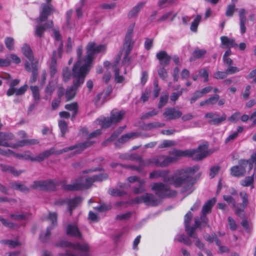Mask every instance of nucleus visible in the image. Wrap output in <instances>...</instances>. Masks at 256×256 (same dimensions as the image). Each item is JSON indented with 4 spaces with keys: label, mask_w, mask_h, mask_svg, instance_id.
Masks as SVG:
<instances>
[{
    "label": "nucleus",
    "mask_w": 256,
    "mask_h": 256,
    "mask_svg": "<svg viewBox=\"0 0 256 256\" xmlns=\"http://www.w3.org/2000/svg\"><path fill=\"white\" fill-rule=\"evenodd\" d=\"M207 149L208 146L206 144L200 145L196 149L184 150L174 149L169 152L170 154L172 156L160 155L144 161L142 160L140 156L126 154H120V158L122 160H138L140 164V166L138 167L140 168L142 170L144 166H149L150 164H154L158 167H166L176 162L181 157H192L194 160H201L208 155Z\"/></svg>",
    "instance_id": "nucleus-1"
},
{
    "label": "nucleus",
    "mask_w": 256,
    "mask_h": 256,
    "mask_svg": "<svg viewBox=\"0 0 256 256\" xmlns=\"http://www.w3.org/2000/svg\"><path fill=\"white\" fill-rule=\"evenodd\" d=\"M106 174L96 175L92 177L80 176L74 180L72 184H67L66 180H36L31 185L30 188L40 190H54L56 186L60 185L66 190L74 191L82 190L90 188L93 182L102 181L107 178Z\"/></svg>",
    "instance_id": "nucleus-2"
},
{
    "label": "nucleus",
    "mask_w": 256,
    "mask_h": 256,
    "mask_svg": "<svg viewBox=\"0 0 256 256\" xmlns=\"http://www.w3.org/2000/svg\"><path fill=\"white\" fill-rule=\"evenodd\" d=\"M106 48L104 44L96 45L94 42H90L86 47V56L83 58L82 47H78L76 49L77 61L72 68L73 74L74 76L79 74L86 76L90 70L94 54L104 52Z\"/></svg>",
    "instance_id": "nucleus-3"
},
{
    "label": "nucleus",
    "mask_w": 256,
    "mask_h": 256,
    "mask_svg": "<svg viewBox=\"0 0 256 256\" xmlns=\"http://www.w3.org/2000/svg\"><path fill=\"white\" fill-rule=\"evenodd\" d=\"M198 169V166H194L186 169L177 170L171 178L172 184L176 188L181 187L182 193L187 194H191L194 190L193 174Z\"/></svg>",
    "instance_id": "nucleus-4"
},
{
    "label": "nucleus",
    "mask_w": 256,
    "mask_h": 256,
    "mask_svg": "<svg viewBox=\"0 0 256 256\" xmlns=\"http://www.w3.org/2000/svg\"><path fill=\"white\" fill-rule=\"evenodd\" d=\"M94 143V142L88 140L86 141L76 144L74 146H70L68 148H64L59 150H56L54 148H52L50 150H46L40 153L38 156L34 157V161L40 162L43 161L46 158H47L52 154L59 155L64 152H68L69 150L72 151V155L80 154L86 148L91 146Z\"/></svg>",
    "instance_id": "nucleus-5"
},
{
    "label": "nucleus",
    "mask_w": 256,
    "mask_h": 256,
    "mask_svg": "<svg viewBox=\"0 0 256 256\" xmlns=\"http://www.w3.org/2000/svg\"><path fill=\"white\" fill-rule=\"evenodd\" d=\"M56 245L69 248L66 252V256H90V247L87 243L74 244L66 240H60Z\"/></svg>",
    "instance_id": "nucleus-6"
},
{
    "label": "nucleus",
    "mask_w": 256,
    "mask_h": 256,
    "mask_svg": "<svg viewBox=\"0 0 256 256\" xmlns=\"http://www.w3.org/2000/svg\"><path fill=\"white\" fill-rule=\"evenodd\" d=\"M151 188L160 198L173 196H176V190H171L168 184L160 182L152 184Z\"/></svg>",
    "instance_id": "nucleus-7"
},
{
    "label": "nucleus",
    "mask_w": 256,
    "mask_h": 256,
    "mask_svg": "<svg viewBox=\"0 0 256 256\" xmlns=\"http://www.w3.org/2000/svg\"><path fill=\"white\" fill-rule=\"evenodd\" d=\"M134 24H131L128 28L125 37V42L124 45V49L125 50L124 57L122 64L124 65H128L130 60L128 56L133 47L134 42L132 40V32Z\"/></svg>",
    "instance_id": "nucleus-8"
},
{
    "label": "nucleus",
    "mask_w": 256,
    "mask_h": 256,
    "mask_svg": "<svg viewBox=\"0 0 256 256\" xmlns=\"http://www.w3.org/2000/svg\"><path fill=\"white\" fill-rule=\"evenodd\" d=\"M192 217V214L190 211H188L185 215L184 220L185 230L188 234L189 237L196 238V234L195 233L196 229L199 228L200 226V223L198 218H195L194 224L192 226H190Z\"/></svg>",
    "instance_id": "nucleus-9"
},
{
    "label": "nucleus",
    "mask_w": 256,
    "mask_h": 256,
    "mask_svg": "<svg viewBox=\"0 0 256 256\" xmlns=\"http://www.w3.org/2000/svg\"><path fill=\"white\" fill-rule=\"evenodd\" d=\"M48 220L51 224L47 227L46 230L42 232L40 235V239L43 242H46L50 238L51 230L57 226V214L56 212H50Z\"/></svg>",
    "instance_id": "nucleus-10"
},
{
    "label": "nucleus",
    "mask_w": 256,
    "mask_h": 256,
    "mask_svg": "<svg viewBox=\"0 0 256 256\" xmlns=\"http://www.w3.org/2000/svg\"><path fill=\"white\" fill-rule=\"evenodd\" d=\"M72 77L75 78L73 82V86L68 88L66 92L67 100H70L74 97L76 90L84 83L86 76L80 74L74 76L72 74Z\"/></svg>",
    "instance_id": "nucleus-11"
},
{
    "label": "nucleus",
    "mask_w": 256,
    "mask_h": 256,
    "mask_svg": "<svg viewBox=\"0 0 256 256\" xmlns=\"http://www.w3.org/2000/svg\"><path fill=\"white\" fill-rule=\"evenodd\" d=\"M14 138V136L11 133L5 134L0 132V146L18 148V146H22L21 144H18V142H12L11 140Z\"/></svg>",
    "instance_id": "nucleus-12"
},
{
    "label": "nucleus",
    "mask_w": 256,
    "mask_h": 256,
    "mask_svg": "<svg viewBox=\"0 0 256 256\" xmlns=\"http://www.w3.org/2000/svg\"><path fill=\"white\" fill-rule=\"evenodd\" d=\"M134 203L144 202L147 206H156L158 204L157 200L154 196L152 194L146 193L144 195L138 196L132 200Z\"/></svg>",
    "instance_id": "nucleus-13"
},
{
    "label": "nucleus",
    "mask_w": 256,
    "mask_h": 256,
    "mask_svg": "<svg viewBox=\"0 0 256 256\" xmlns=\"http://www.w3.org/2000/svg\"><path fill=\"white\" fill-rule=\"evenodd\" d=\"M0 154L4 156H9L12 154L18 159L34 161V157L31 156L30 152H26L24 154H16L9 149L3 150L0 148Z\"/></svg>",
    "instance_id": "nucleus-14"
},
{
    "label": "nucleus",
    "mask_w": 256,
    "mask_h": 256,
    "mask_svg": "<svg viewBox=\"0 0 256 256\" xmlns=\"http://www.w3.org/2000/svg\"><path fill=\"white\" fill-rule=\"evenodd\" d=\"M246 163L245 160H240L238 166H233L230 168V174L234 177L243 176L246 174Z\"/></svg>",
    "instance_id": "nucleus-15"
},
{
    "label": "nucleus",
    "mask_w": 256,
    "mask_h": 256,
    "mask_svg": "<svg viewBox=\"0 0 256 256\" xmlns=\"http://www.w3.org/2000/svg\"><path fill=\"white\" fill-rule=\"evenodd\" d=\"M51 0H46L47 4H42V10L40 12L39 20L46 21L48 16L54 11V7L50 4Z\"/></svg>",
    "instance_id": "nucleus-16"
},
{
    "label": "nucleus",
    "mask_w": 256,
    "mask_h": 256,
    "mask_svg": "<svg viewBox=\"0 0 256 256\" xmlns=\"http://www.w3.org/2000/svg\"><path fill=\"white\" fill-rule=\"evenodd\" d=\"M204 118L210 119L208 123L216 125L226 120V116L225 114H223L220 116H219L217 112H210L206 114Z\"/></svg>",
    "instance_id": "nucleus-17"
},
{
    "label": "nucleus",
    "mask_w": 256,
    "mask_h": 256,
    "mask_svg": "<svg viewBox=\"0 0 256 256\" xmlns=\"http://www.w3.org/2000/svg\"><path fill=\"white\" fill-rule=\"evenodd\" d=\"M182 113L181 111L172 108H166L163 113L164 116L169 120L179 118L182 116Z\"/></svg>",
    "instance_id": "nucleus-18"
},
{
    "label": "nucleus",
    "mask_w": 256,
    "mask_h": 256,
    "mask_svg": "<svg viewBox=\"0 0 256 256\" xmlns=\"http://www.w3.org/2000/svg\"><path fill=\"white\" fill-rule=\"evenodd\" d=\"M168 171L166 170H157L151 172L150 174V179L158 178H163L164 182H168L170 181L171 184H172L170 176L168 178Z\"/></svg>",
    "instance_id": "nucleus-19"
},
{
    "label": "nucleus",
    "mask_w": 256,
    "mask_h": 256,
    "mask_svg": "<svg viewBox=\"0 0 256 256\" xmlns=\"http://www.w3.org/2000/svg\"><path fill=\"white\" fill-rule=\"evenodd\" d=\"M25 68L26 71L32 72V77L30 80V83H34L36 82L38 78V64L37 62H32L31 66L28 62H26L24 64Z\"/></svg>",
    "instance_id": "nucleus-20"
},
{
    "label": "nucleus",
    "mask_w": 256,
    "mask_h": 256,
    "mask_svg": "<svg viewBox=\"0 0 256 256\" xmlns=\"http://www.w3.org/2000/svg\"><path fill=\"white\" fill-rule=\"evenodd\" d=\"M36 22L38 23V24L36 26L35 34L39 37H42V34L46 29L50 28L53 26V22L52 20L48 22L44 25L42 24V22L43 21L39 20V18L36 20Z\"/></svg>",
    "instance_id": "nucleus-21"
},
{
    "label": "nucleus",
    "mask_w": 256,
    "mask_h": 256,
    "mask_svg": "<svg viewBox=\"0 0 256 256\" xmlns=\"http://www.w3.org/2000/svg\"><path fill=\"white\" fill-rule=\"evenodd\" d=\"M156 57L158 60L160 65L163 66L168 65L171 59V57L166 52L162 50L158 52Z\"/></svg>",
    "instance_id": "nucleus-22"
},
{
    "label": "nucleus",
    "mask_w": 256,
    "mask_h": 256,
    "mask_svg": "<svg viewBox=\"0 0 256 256\" xmlns=\"http://www.w3.org/2000/svg\"><path fill=\"white\" fill-rule=\"evenodd\" d=\"M0 169L3 172L12 174L15 176H18L24 172L23 170H17L14 166L4 164H0Z\"/></svg>",
    "instance_id": "nucleus-23"
},
{
    "label": "nucleus",
    "mask_w": 256,
    "mask_h": 256,
    "mask_svg": "<svg viewBox=\"0 0 256 256\" xmlns=\"http://www.w3.org/2000/svg\"><path fill=\"white\" fill-rule=\"evenodd\" d=\"M220 40L222 48H230L238 46V44L235 42V40L234 38H229L226 36H222L220 37Z\"/></svg>",
    "instance_id": "nucleus-24"
},
{
    "label": "nucleus",
    "mask_w": 256,
    "mask_h": 256,
    "mask_svg": "<svg viewBox=\"0 0 256 256\" xmlns=\"http://www.w3.org/2000/svg\"><path fill=\"white\" fill-rule=\"evenodd\" d=\"M240 196L242 200V204H241L242 208H236L235 210L236 214L240 216V213L242 212L244 209L247 206L248 201V194L244 192H242L240 193Z\"/></svg>",
    "instance_id": "nucleus-25"
},
{
    "label": "nucleus",
    "mask_w": 256,
    "mask_h": 256,
    "mask_svg": "<svg viewBox=\"0 0 256 256\" xmlns=\"http://www.w3.org/2000/svg\"><path fill=\"white\" fill-rule=\"evenodd\" d=\"M67 234L75 238L81 239L82 235L80 232L78 226L76 224H68L66 228Z\"/></svg>",
    "instance_id": "nucleus-26"
},
{
    "label": "nucleus",
    "mask_w": 256,
    "mask_h": 256,
    "mask_svg": "<svg viewBox=\"0 0 256 256\" xmlns=\"http://www.w3.org/2000/svg\"><path fill=\"white\" fill-rule=\"evenodd\" d=\"M138 136V134L136 132H130L126 134L122 135L120 138L117 142H116L115 145L116 146H119L120 144H123L130 139H133L136 138Z\"/></svg>",
    "instance_id": "nucleus-27"
},
{
    "label": "nucleus",
    "mask_w": 256,
    "mask_h": 256,
    "mask_svg": "<svg viewBox=\"0 0 256 256\" xmlns=\"http://www.w3.org/2000/svg\"><path fill=\"white\" fill-rule=\"evenodd\" d=\"M82 199L80 196L76 197L72 199L66 200V202L68 204V209L70 214H72V210L74 209L78 204L82 202Z\"/></svg>",
    "instance_id": "nucleus-28"
},
{
    "label": "nucleus",
    "mask_w": 256,
    "mask_h": 256,
    "mask_svg": "<svg viewBox=\"0 0 256 256\" xmlns=\"http://www.w3.org/2000/svg\"><path fill=\"white\" fill-rule=\"evenodd\" d=\"M9 186L10 188L12 189L20 190L22 192L27 193L30 191V189L28 188L24 184L18 182H10L9 184Z\"/></svg>",
    "instance_id": "nucleus-29"
},
{
    "label": "nucleus",
    "mask_w": 256,
    "mask_h": 256,
    "mask_svg": "<svg viewBox=\"0 0 256 256\" xmlns=\"http://www.w3.org/2000/svg\"><path fill=\"white\" fill-rule=\"evenodd\" d=\"M216 202V200L214 198L208 200L202 206V214L206 215V214L210 213L212 211V208Z\"/></svg>",
    "instance_id": "nucleus-30"
},
{
    "label": "nucleus",
    "mask_w": 256,
    "mask_h": 256,
    "mask_svg": "<svg viewBox=\"0 0 256 256\" xmlns=\"http://www.w3.org/2000/svg\"><path fill=\"white\" fill-rule=\"evenodd\" d=\"M145 4V2H138L128 12V17L132 18L136 16L141 9L144 6Z\"/></svg>",
    "instance_id": "nucleus-31"
},
{
    "label": "nucleus",
    "mask_w": 256,
    "mask_h": 256,
    "mask_svg": "<svg viewBox=\"0 0 256 256\" xmlns=\"http://www.w3.org/2000/svg\"><path fill=\"white\" fill-rule=\"evenodd\" d=\"M124 114L125 112L124 110L117 111L116 110H112L110 116L112 118L114 124L120 122L123 118Z\"/></svg>",
    "instance_id": "nucleus-32"
},
{
    "label": "nucleus",
    "mask_w": 256,
    "mask_h": 256,
    "mask_svg": "<svg viewBox=\"0 0 256 256\" xmlns=\"http://www.w3.org/2000/svg\"><path fill=\"white\" fill-rule=\"evenodd\" d=\"M118 62H116L112 66V69L114 72L115 80L118 83H120L124 81V78L122 76H120L119 74V69L118 68Z\"/></svg>",
    "instance_id": "nucleus-33"
},
{
    "label": "nucleus",
    "mask_w": 256,
    "mask_h": 256,
    "mask_svg": "<svg viewBox=\"0 0 256 256\" xmlns=\"http://www.w3.org/2000/svg\"><path fill=\"white\" fill-rule=\"evenodd\" d=\"M22 52L23 54L29 60L32 62H34V56L32 51L29 46L25 44L22 48Z\"/></svg>",
    "instance_id": "nucleus-34"
},
{
    "label": "nucleus",
    "mask_w": 256,
    "mask_h": 256,
    "mask_svg": "<svg viewBox=\"0 0 256 256\" xmlns=\"http://www.w3.org/2000/svg\"><path fill=\"white\" fill-rule=\"evenodd\" d=\"M30 89L32 90L34 102L37 104L40 100V89L37 86H30Z\"/></svg>",
    "instance_id": "nucleus-35"
},
{
    "label": "nucleus",
    "mask_w": 256,
    "mask_h": 256,
    "mask_svg": "<svg viewBox=\"0 0 256 256\" xmlns=\"http://www.w3.org/2000/svg\"><path fill=\"white\" fill-rule=\"evenodd\" d=\"M29 214L28 212H22L20 214H11L10 217L11 219L19 220H26L29 217Z\"/></svg>",
    "instance_id": "nucleus-36"
},
{
    "label": "nucleus",
    "mask_w": 256,
    "mask_h": 256,
    "mask_svg": "<svg viewBox=\"0 0 256 256\" xmlns=\"http://www.w3.org/2000/svg\"><path fill=\"white\" fill-rule=\"evenodd\" d=\"M206 54V50H195L192 54V56L190 60V62L196 59L200 58L203 57Z\"/></svg>",
    "instance_id": "nucleus-37"
},
{
    "label": "nucleus",
    "mask_w": 256,
    "mask_h": 256,
    "mask_svg": "<svg viewBox=\"0 0 256 256\" xmlns=\"http://www.w3.org/2000/svg\"><path fill=\"white\" fill-rule=\"evenodd\" d=\"M165 126V124L164 123H161L160 122H150L145 124L144 126V128L145 130H150L152 128H159L164 127Z\"/></svg>",
    "instance_id": "nucleus-38"
},
{
    "label": "nucleus",
    "mask_w": 256,
    "mask_h": 256,
    "mask_svg": "<svg viewBox=\"0 0 256 256\" xmlns=\"http://www.w3.org/2000/svg\"><path fill=\"white\" fill-rule=\"evenodd\" d=\"M64 108L66 110L72 112V117L76 116L78 110V104L76 102L67 104L65 106Z\"/></svg>",
    "instance_id": "nucleus-39"
},
{
    "label": "nucleus",
    "mask_w": 256,
    "mask_h": 256,
    "mask_svg": "<svg viewBox=\"0 0 256 256\" xmlns=\"http://www.w3.org/2000/svg\"><path fill=\"white\" fill-rule=\"evenodd\" d=\"M56 86L55 84L50 82L45 89V92L46 94V99H48L50 98L52 94L55 90Z\"/></svg>",
    "instance_id": "nucleus-40"
},
{
    "label": "nucleus",
    "mask_w": 256,
    "mask_h": 256,
    "mask_svg": "<svg viewBox=\"0 0 256 256\" xmlns=\"http://www.w3.org/2000/svg\"><path fill=\"white\" fill-rule=\"evenodd\" d=\"M176 15V14H174L172 12H170L163 14L158 20V22H162L170 18V21L172 22L174 19Z\"/></svg>",
    "instance_id": "nucleus-41"
},
{
    "label": "nucleus",
    "mask_w": 256,
    "mask_h": 256,
    "mask_svg": "<svg viewBox=\"0 0 256 256\" xmlns=\"http://www.w3.org/2000/svg\"><path fill=\"white\" fill-rule=\"evenodd\" d=\"M176 240L179 242H182L188 246H191L192 244V242L190 238L184 234H180L177 236Z\"/></svg>",
    "instance_id": "nucleus-42"
},
{
    "label": "nucleus",
    "mask_w": 256,
    "mask_h": 256,
    "mask_svg": "<svg viewBox=\"0 0 256 256\" xmlns=\"http://www.w3.org/2000/svg\"><path fill=\"white\" fill-rule=\"evenodd\" d=\"M202 16L198 15L191 24L190 30L192 32H196L197 31L198 26L200 22Z\"/></svg>",
    "instance_id": "nucleus-43"
},
{
    "label": "nucleus",
    "mask_w": 256,
    "mask_h": 256,
    "mask_svg": "<svg viewBox=\"0 0 256 256\" xmlns=\"http://www.w3.org/2000/svg\"><path fill=\"white\" fill-rule=\"evenodd\" d=\"M254 181V178L253 176H247L242 181L241 184L244 186H252V188H253Z\"/></svg>",
    "instance_id": "nucleus-44"
},
{
    "label": "nucleus",
    "mask_w": 256,
    "mask_h": 256,
    "mask_svg": "<svg viewBox=\"0 0 256 256\" xmlns=\"http://www.w3.org/2000/svg\"><path fill=\"white\" fill-rule=\"evenodd\" d=\"M39 143V142L38 140L36 139H32V140H22L20 141H19L18 142V144H22V146H18V148L22 147L25 145L26 144H30V145H34L37 144Z\"/></svg>",
    "instance_id": "nucleus-45"
},
{
    "label": "nucleus",
    "mask_w": 256,
    "mask_h": 256,
    "mask_svg": "<svg viewBox=\"0 0 256 256\" xmlns=\"http://www.w3.org/2000/svg\"><path fill=\"white\" fill-rule=\"evenodd\" d=\"M108 193L114 196H120L126 194V192L124 190H120L118 188H110Z\"/></svg>",
    "instance_id": "nucleus-46"
},
{
    "label": "nucleus",
    "mask_w": 256,
    "mask_h": 256,
    "mask_svg": "<svg viewBox=\"0 0 256 256\" xmlns=\"http://www.w3.org/2000/svg\"><path fill=\"white\" fill-rule=\"evenodd\" d=\"M110 166L112 168H115L116 166H120L124 168H131V169L134 170L138 172H140L141 171L140 168H138L136 166H132V165H125V164H119L118 163H116V162H112L110 164Z\"/></svg>",
    "instance_id": "nucleus-47"
},
{
    "label": "nucleus",
    "mask_w": 256,
    "mask_h": 256,
    "mask_svg": "<svg viewBox=\"0 0 256 256\" xmlns=\"http://www.w3.org/2000/svg\"><path fill=\"white\" fill-rule=\"evenodd\" d=\"M4 44L6 48L10 50L14 49V39L11 37H6L4 40Z\"/></svg>",
    "instance_id": "nucleus-48"
},
{
    "label": "nucleus",
    "mask_w": 256,
    "mask_h": 256,
    "mask_svg": "<svg viewBox=\"0 0 256 256\" xmlns=\"http://www.w3.org/2000/svg\"><path fill=\"white\" fill-rule=\"evenodd\" d=\"M247 162L246 166L248 164L250 170H251L254 164H256V152L252 153L250 156V158L248 160H245Z\"/></svg>",
    "instance_id": "nucleus-49"
},
{
    "label": "nucleus",
    "mask_w": 256,
    "mask_h": 256,
    "mask_svg": "<svg viewBox=\"0 0 256 256\" xmlns=\"http://www.w3.org/2000/svg\"><path fill=\"white\" fill-rule=\"evenodd\" d=\"M58 126L61 131L62 136H64L68 130V124L64 120H60L58 122Z\"/></svg>",
    "instance_id": "nucleus-50"
},
{
    "label": "nucleus",
    "mask_w": 256,
    "mask_h": 256,
    "mask_svg": "<svg viewBox=\"0 0 256 256\" xmlns=\"http://www.w3.org/2000/svg\"><path fill=\"white\" fill-rule=\"evenodd\" d=\"M198 74L200 76L204 78V82H208V68H204L198 71Z\"/></svg>",
    "instance_id": "nucleus-51"
},
{
    "label": "nucleus",
    "mask_w": 256,
    "mask_h": 256,
    "mask_svg": "<svg viewBox=\"0 0 256 256\" xmlns=\"http://www.w3.org/2000/svg\"><path fill=\"white\" fill-rule=\"evenodd\" d=\"M206 240L210 243H212L214 242L216 245H220V240L217 238L215 234L210 235H207L205 237Z\"/></svg>",
    "instance_id": "nucleus-52"
},
{
    "label": "nucleus",
    "mask_w": 256,
    "mask_h": 256,
    "mask_svg": "<svg viewBox=\"0 0 256 256\" xmlns=\"http://www.w3.org/2000/svg\"><path fill=\"white\" fill-rule=\"evenodd\" d=\"M168 99V94H166L160 97V102L158 104V108H162L164 106H165Z\"/></svg>",
    "instance_id": "nucleus-53"
},
{
    "label": "nucleus",
    "mask_w": 256,
    "mask_h": 256,
    "mask_svg": "<svg viewBox=\"0 0 256 256\" xmlns=\"http://www.w3.org/2000/svg\"><path fill=\"white\" fill-rule=\"evenodd\" d=\"M176 145L174 142L170 140H164L158 146L159 148H165L168 147H170Z\"/></svg>",
    "instance_id": "nucleus-54"
},
{
    "label": "nucleus",
    "mask_w": 256,
    "mask_h": 256,
    "mask_svg": "<svg viewBox=\"0 0 256 256\" xmlns=\"http://www.w3.org/2000/svg\"><path fill=\"white\" fill-rule=\"evenodd\" d=\"M102 128H108L112 124H114L112 118L110 116V118H104L101 120Z\"/></svg>",
    "instance_id": "nucleus-55"
},
{
    "label": "nucleus",
    "mask_w": 256,
    "mask_h": 256,
    "mask_svg": "<svg viewBox=\"0 0 256 256\" xmlns=\"http://www.w3.org/2000/svg\"><path fill=\"white\" fill-rule=\"evenodd\" d=\"M132 216L130 212H128L125 214H118L116 217V220H128Z\"/></svg>",
    "instance_id": "nucleus-56"
},
{
    "label": "nucleus",
    "mask_w": 256,
    "mask_h": 256,
    "mask_svg": "<svg viewBox=\"0 0 256 256\" xmlns=\"http://www.w3.org/2000/svg\"><path fill=\"white\" fill-rule=\"evenodd\" d=\"M158 111L156 110V109H154L152 111L147 112L144 114L141 117L142 119H146L150 117H152L153 116H156L158 114Z\"/></svg>",
    "instance_id": "nucleus-57"
},
{
    "label": "nucleus",
    "mask_w": 256,
    "mask_h": 256,
    "mask_svg": "<svg viewBox=\"0 0 256 256\" xmlns=\"http://www.w3.org/2000/svg\"><path fill=\"white\" fill-rule=\"evenodd\" d=\"M62 74L64 80L65 82H67L72 76V74L70 70L68 68H66L64 69Z\"/></svg>",
    "instance_id": "nucleus-58"
},
{
    "label": "nucleus",
    "mask_w": 256,
    "mask_h": 256,
    "mask_svg": "<svg viewBox=\"0 0 256 256\" xmlns=\"http://www.w3.org/2000/svg\"><path fill=\"white\" fill-rule=\"evenodd\" d=\"M220 96L218 94H215L207 99L208 105L212 106L215 104L218 100Z\"/></svg>",
    "instance_id": "nucleus-59"
},
{
    "label": "nucleus",
    "mask_w": 256,
    "mask_h": 256,
    "mask_svg": "<svg viewBox=\"0 0 256 256\" xmlns=\"http://www.w3.org/2000/svg\"><path fill=\"white\" fill-rule=\"evenodd\" d=\"M228 76L226 71L220 72L218 71L215 72L214 74V76L216 79H224L226 78Z\"/></svg>",
    "instance_id": "nucleus-60"
},
{
    "label": "nucleus",
    "mask_w": 256,
    "mask_h": 256,
    "mask_svg": "<svg viewBox=\"0 0 256 256\" xmlns=\"http://www.w3.org/2000/svg\"><path fill=\"white\" fill-rule=\"evenodd\" d=\"M224 200L226 201L229 204H231L233 208H235V210L236 208V202L233 198L230 196H224Z\"/></svg>",
    "instance_id": "nucleus-61"
},
{
    "label": "nucleus",
    "mask_w": 256,
    "mask_h": 256,
    "mask_svg": "<svg viewBox=\"0 0 256 256\" xmlns=\"http://www.w3.org/2000/svg\"><path fill=\"white\" fill-rule=\"evenodd\" d=\"M202 97V94L200 93V92L199 90H197L193 94L192 96L190 99V102L191 104H194L195 102L197 100L198 98Z\"/></svg>",
    "instance_id": "nucleus-62"
},
{
    "label": "nucleus",
    "mask_w": 256,
    "mask_h": 256,
    "mask_svg": "<svg viewBox=\"0 0 256 256\" xmlns=\"http://www.w3.org/2000/svg\"><path fill=\"white\" fill-rule=\"evenodd\" d=\"M200 222V226L199 228L205 227L208 226V219L206 217V215L202 214L200 219H198Z\"/></svg>",
    "instance_id": "nucleus-63"
},
{
    "label": "nucleus",
    "mask_w": 256,
    "mask_h": 256,
    "mask_svg": "<svg viewBox=\"0 0 256 256\" xmlns=\"http://www.w3.org/2000/svg\"><path fill=\"white\" fill-rule=\"evenodd\" d=\"M158 74L159 76L164 80H166L168 78L167 72L164 67L160 68L158 70Z\"/></svg>",
    "instance_id": "nucleus-64"
}]
</instances>
